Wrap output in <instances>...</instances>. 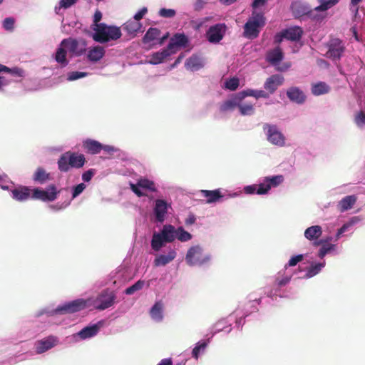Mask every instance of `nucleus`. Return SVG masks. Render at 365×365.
Segmentation results:
<instances>
[{
	"mask_svg": "<svg viewBox=\"0 0 365 365\" xmlns=\"http://www.w3.org/2000/svg\"><path fill=\"white\" fill-rule=\"evenodd\" d=\"M285 39L297 41H299L303 34V30L299 26L290 27L283 30Z\"/></svg>",
	"mask_w": 365,
	"mask_h": 365,
	"instance_id": "nucleus-23",
	"label": "nucleus"
},
{
	"mask_svg": "<svg viewBox=\"0 0 365 365\" xmlns=\"http://www.w3.org/2000/svg\"><path fill=\"white\" fill-rule=\"evenodd\" d=\"M15 20L14 18L8 17L6 18L3 21V27L6 30L11 31L14 27Z\"/></svg>",
	"mask_w": 365,
	"mask_h": 365,
	"instance_id": "nucleus-50",
	"label": "nucleus"
},
{
	"mask_svg": "<svg viewBox=\"0 0 365 365\" xmlns=\"http://www.w3.org/2000/svg\"><path fill=\"white\" fill-rule=\"evenodd\" d=\"M86 188L84 183H80L73 188L72 197L75 198L78 196Z\"/></svg>",
	"mask_w": 365,
	"mask_h": 365,
	"instance_id": "nucleus-54",
	"label": "nucleus"
},
{
	"mask_svg": "<svg viewBox=\"0 0 365 365\" xmlns=\"http://www.w3.org/2000/svg\"><path fill=\"white\" fill-rule=\"evenodd\" d=\"M267 185V184L264 180H263V182L260 183L259 185H257L256 193L257 195L267 194L269 192V190H270V187Z\"/></svg>",
	"mask_w": 365,
	"mask_h": 365,
	"instance_id": "nucleus-49",
	"label": "nucleus"
},
{
	"mask_svg": "<svg viewBox=\"0 0 365 365\" xmlns=\"http://www.w3.org/2000/svg\"><path fill=\"white\" fill-rule=\"evenodd\" d=\"M176 238L181 242H187L192 238V235L182 227H180L176 230Z\"/></svg>",
	"mask_w": 365,
	"mask_h": 365,
	"instance_id": "nucleus-43",
	"label": "nucleus"
},
{
	"mask_svg": "<svg viewBox=\"0 0 365 365\" xmlns=\"http://www.w3.org/2000/svg\"><path fill=\"white\" fill-rule=\"evenodd\" d=\"M225 86L227 88L230 89V91H235L237 87L239 86V80L236 78H230V80L227 81L225 83Z\"/></svg>",
	"mask_w": 365,
	"mask_h": 365,
	"instance_id": "nucleus-52",
	"label": "nucleus"
},
{
	"mask_svg": "<svg viewBox=\"0 0 365 365\" xmlns=\"http://www.w3.org/2000/svg\"><path fill=\"white\" fill-rule=\"evenodd\" d=\"M257 185H247L245 187L244 191L246 194H255L256 193Z\"/></svg>",
	"mask_w": 365,
	"mask_h": 365,
	"instance_id": "nucleus-61",
	"label": "nucleus"
},
{
	"mask_svg": "<svg viewBox=\"0 0 365 365\" xmlns=\"http://www.w3.org/2000/svg\"><path fill=\"white\" fill-rule=\"evenodd\" d=\"M327 48L325 56L333 61L339 60L345 51L344 43L337 38H331L327 43Z\"/></svg>",
	"mask_w": 365,
	"mask_h": 365,
	"instance_id": "nucleus-8",
	"label": "nucleus"
},
{
	"mask_svg": "<svg viewBox=\"0 0 365 365\" xmlns=\"http://www.w3.org/2000/svg\"><path fill=\"white\" fill-rule=\"evenodd\" d=\"M357 197L355 195H347L343 197L337 205L338 210L341 212H344L351 209L356 203Z\"/></svg>",
	"mask_w": 365,
	"mask_h": 365,
	"instance_id": "nucleus-25",
	"label": "nucleus"
},
{
	"mask_svg": "<svg viewBox=\"0 0 365 365\" xmlns=\"http://www.w3.org/2000/svg\"><path fill=\"white\" fill-rule=\"evenodd\" d=\"M58 342L56 336H48L41 340L37 341L35 344L36 352L42 354L54 347Z\"/></svg>",
	"mask_w": 365,
	"mask_h": 365,
	"instance_id": "nucleus-14",
	"label": "nucleus"
},
{
	"mask_svg": "<svg viewBox=\"0 0 365 365\" xmlns=\"http://www.w3.org/2000/svg\"><path fill=\"white\" fill-rule=\"evenodd\" d=\"M176 257V252L172 250L169 251L168 255H158L154 260L155 266H165L171 261H173Z\"/></svg>",
	"mask_w": 365,
	"mask_h": 365,
	"instance_id": "nucleus-27",
	"label": "nucleus"
},
{
	"mask_svg": "<svg viewBox=\"0 0 365 365\" xmlns=\"http://www.w3.org/2000/svg\"><path fill=\"white\" fill-rule=\"evenodd\" d=\"M331 240V238H329L327 240H321L319 241L314 242L315 246H319V245H322V247H321V249L319 250V257L323 258L327 255V252H329L332 248H334L333 245H329V244L324 245V243H327V242H328L329 240Z\"/></svg>",
	"mask_w": 365,
	"mask_h": 365,
	"instance_id": "nucleus-37",
	"label": "nucleus"
},
{
	"mask_svg": "<svg viewBox=\"0 0 365 365\" xmlns=\"http://www.w3.org/2000/svg\"><path fill=\"white\" fill-rule=\"evenodd\" d=\"M106 51L103 46H96L88 51L87 57L91 62L99 61L105 56Z\"/></svg>",
	"mask_w": 365,
	"mask_h": 365,
	"instance_id": "nucleus-26",
	"label": "nucleus"
},
{
	"mask_svg": "<svg viewBox=\"0 0 365 365\" xmlns=\"http://www.w3.org/2000/svg\"><path fill=\"white\" fill-rule=\"evenodd\" d=\"M185 66L187 69L194 71L202 68L203 63L200 57L192 55L186 60Z\"/></svg>",
	"mask_w": 365,
	"mask_h": 365,
	"instance_id": "nucleus-28",
	"label": "nucleus"
},
{
	"mask_svg": "<svg viewBox=\"0 0 365 365\" xmlns=\"http://www.w3.org/2000/svg\"><path fill=\"white\" fill-rule=\"evenodd\" d=\"M185 261L190 266H201L210 261V256L203 254L200 246H192L187 250Z\"/></svg>",
	"mask_w": 365,
	"mask_h": 365,
	"instance_id": "nucleus-4",
	"label": "nucleus"
},
{
	"mask_svg": "<svg viewBox=\"0 0 365 365\" xmlns=\"http://www.w3.org/2000/svg\"><path fill=\"white\" fill-rule=\"evenodd\" d=\"M66 48L60 45L55 54L56 61L60 63L62 67H65L68 64V61L66 58L67 52Z\"/></svg>",
	"mask_w": 365,
	"mask_h": 365,
	"instance_id": "nucleus-34",
	"label": "nucleus"
},
{
	"mask_svg": "<svg viewBox=\"0 0 365 365\" xmlns=\"http://www.w3.org/2000/svg\"><path fill=\"white\" fill-rule=\"evenodd\" d=\"M141 28V24L135 20H129L123 25V29L130 34H135Z\"/></svg>",
	"mask_w": 365,
	"mask_h": 365,
	"instance_id": "nucleus-36",
	"label": "nucleus"
},
{
	"mask_svg": "<svg viewBox=\"0 0 365 365\" xmlns=\"http://www.w3.org/2000/svg\"><path fill=\"white\" fill-rule=\"evenodd\" d=\"M283 82L284 78L282 76L274 74L267 78L264 84V88L270 94H272Z\"/></svg>",
	"mask_w": 365,
	"mask_h": 365,
	"instance_id": "nucleus-16",
	"label": "nucleus"
},
{
	"mask_svg": "<svg viewBox=\"0 0 365 365\" xmlns=\"http://www.w3.org/2000/svg\"><path fill=\"white\" fill-rule=\"evenodd\" d=\"M86 160L84 155L68 151L63 153L58 160V168L62 173H67L70 168H81Z\"/></svg>",
	"mask_w": 365,
	"mask_h": 365,
	"instance_id": "nucleus-2",
	"label": "nucleus"
},
{
	"mask_svg": "<svg viewBox=\"0 0 365 365\" xmlns=\"http://www.w3.org/2000/svg\"><path fill=\"white\" fill-rule=\"evenodd\" d=\"M264 180L267 184V185H269L270 188L272 187H275L283 182L284 177L282 175H275L272 177H265Z\"/></svg>",
	"mask_w": 365,
	"mask_h": 365,
	"instance_id": "nucleus-41",
	"label": "nucleus"
},
{
	"mask_svg": "<svg viewBox=\"0 0 365 365\" xmlns=\"http://www.w3.org/2000/svg\"><path fill=\"white\" fill-rule=\"evenodd\" d=\"M116 295L108 289L103 290L94 301L95 307L98 310H104L114 304Z\"/></svg>",
	"mask_w": 365,
	"mask_h": 365,
	"instance_id": "nucleus-7",
	"label": "nucleus"
},
{
	"mask_svg": "<svg viewBox=\"0 0 365 365\" xmlns=\"http://www.w3.org/2000/svg\"><path fill=\"white\" fill-rule=\"evenodd\" d=\"M102 19V13L99 10H96L93 16V23L95 27L93 34V39L98 43H103L110 41H115L122 36L121 31L119 27L115 26H107L104 23H99Z\"/></svg>",
	"mask_w": 365,
	"mask_h": 365,
	"instance_id": "nucleus-1",
	"label": "nucleus"
},
{
	"mask_svg": "<svg viewBox=\"0 0 365 365\" xmlns=\"http://www.w3.org/2000/svg\"><path fill=\"white\" fill-rule=\"evenodd\" d=\"M320 5L314 8L317 11H325L332 7L330 0H318Z\"/></svg>",
	"mask_w": 365,
	"mask_h": 365,
	"instance_id": "nucleus-47",
	"label": "nucleus"
},
{
	"mask_svg": "<svg viewBox=\"0 0 365 365\" xmlns=\"http://www.w3.org/2000/svg\"><path fill=\"white\" fill-rule=\"evenodd\" d=\"M225 29L226 26L224 24H217L210 26L206 34L207 40L213 43L220 42L223 38Z\"/></svg>",
	"mask_w": 365,
	"mask_h": 365,
	"instance_id": "nucleus-12",
	"label": "nucleus"
},
{
	"mask_svg": "<svg viewBox=\"0 0 365 365\" xmlns=\"http://www.w3.org/2000/svg\"><path fill=\"white\" fill-rule=\"evenodd\" d=\"M188 41V38L184 34H175L167 46L168 50L174 54L178 51V48L186 47Z\"/></svg>",
	"mask_w": 365,
	"mask_h": 365,
	"instance_id": "nucleus-13",
	"label": "nucleus"
},
{
	"mask_svg": "<svg viewBox=\"0 0 365 365\" xmlns=\"http://www.w3.org/2000/svg\"><path fill=\"white\" fill-rule=\"evenodd\" d=\"M145 285V281L143 280H138L135 284L131 285L130 287H128L125 290V294L128 295H131L134 294L135 292L139 291L143 289V287Z\"/></svg>",
	"mask_w": 365,
	"mask_h": 365,
	"instance_id": "nucleus-42",
	"label": "nucleus"
},
{
	"mask_svg": "<svg viewBox=\"0 0 365 365\" xmlns=\"http://www.w3.org/2000/svg\"><path fill=\"white\" fill-rule=\"evenodd\" d=\"M171 55H173L172 52H170V50H168V48L166 47L161 51L153 53L150 56V58L148 61V63L153 65L159 64Z\"/></svg>",
	"mask_w": 365,
	"mask_h": 365,
	"instance_id": "nucleus-24",
	"label": "nucleus"
},
{
	"mask_svg": "<svg viewBox=\"0 0 365 365\" xmlns=\"http://www.w3.org/2000/svg\"><path fill=\"white\" fill-rule=\"evenodd\" d=\"M12 197L18 201L27 200L31 198L32 189L26 186H20L11 191Z\"/></svg>",
	"mask_w": 365,
	"mask_h": 365,
	"instance_id": "nucleus-18",
	"label": "nucleus"
},
{
	"mask_svg": "<svg viewBox=\"0 0 365 365\" xmlns=\"http://www.w3.org/2000/svg\"><path fill=\"white\" fill-rule=\"evenodd\" d=\"M324 264L323 263L312 264L307 272L306 277L310 278L317 274L324 267Z\"/></svg>",
	"mask_w": 365,
	"mask_h": 365,
	"instance_id": "nucleus-45",
	"label": "nucleus"
},
{
	"mask_svg": "<svg viewBox=\"0 0 365 365\" xmlns=\"http://www.w3.org/2000/svg\"><path fill=\"white\" fill-rule=\"evenodd\" d=\"M284 38H285V37H284V32L282 30L281 32L277 33L274 36V43L279 44L283 41Z\"/></svg>",
	"mask_w": 365,
	"mask_h": 365,
	"instance_id": "nucleus-63",
	"label": "nucleus"
},
{
	"mask_svg": "<svg viewBox=\"0 0 365 365\" xmlns=\"http://www.w3.org/2000/svg\"><path fill=\"white\" fill-rule=\"evenodd\" d=\"M265 19L262 13L253 11L252 16L248 19L244 26V36L254 39L259 36V28L264 26Z\"/></svg>",
	"mask_w": 365,
	"mask_h": 365,
	"instance_id": "nucleus-3",
	"label": "nucleus"
},
{
	"mask_svg": "<svg viewBox=\"0 0 365 365\" xmlns=\"http://www.w3.org/2000/svg\"><path fill=\"white\" fill-rule=\"evenodd\" d=\"M354 122L359 127L365 125V112L362 110L359 112L355 116Z\"/></svg>",
	"mask_w": 365,
	"mask_h": 365,
	"instance_id": "nucleus-48",
	"label": "nucleus"
},
{
	"mask_svg": "<svg viewBox=\"0 0 365 365\" xmlns=\"http://www.w3.org/2000/svg\"><path fill=\"white\" fill-rule=\"evenodd\" d=\"M255 98L257 99L259 98H269V93L262 90H255Z\"/></svg>",
	"mask_w": 365,
	"mask_h": 365,
	"instance_id": "nucleus-62",
	"label": "nucleus"
},
{
	"mask_svg": "<svg viewBox=\"0 0 365 365\" xmlns=\"http://www.w3.org/2000/svg\"><path fill=\"white\" fill-rule=\"evenodd\" d=\"M329 86L325 82H319L312 86V93L314 96H320L329 93Z\"/></svg>",
	"mask_w": 365,
	"mask_h": 365,
	"instance_id": "nucleus-35",
	"label": "nucleus"
},
{
	"mask_svg": "<svg viewBox=\"0 0 365 365\" xmlns=\"http://www.w3.org/2000/svg\"><path fill=\"white\" fill-rule=\"evenodd\" d=\"M59 191L54 184L49 185L46 190L38 187L32 189L31 199L38 200L43 202L54 201L58 196Z\"/></svg>",
	"mask_w": 365,
	"mask_h": 365,
	"instance_id": "nucleus-5",
	"label": "nucleus"
},
{
	"mask_svg": "<svg viewBox=\"0 0 365 365\" xmlns=\"http://www.w3.org/2000/svg\"><path fill=\"white\" fill-rule=\"evenodd\" d=\"M202 195L207 198L206 202L207 203H212L218 201L222 195L220 193V190H201Z\"/></svg>",
	"mask_w": 365,
	"mask_h": 365,
	"instance_id": "nucleus-33",
	"label": "nucleus"
},
{
	"mask_svg": "<svg viewBox=\"0 0 365 365\" xmlns=\"http://www.w3.org/2000/svg\"><path fill=\"white\" fill-rule=\"evenodd\" d=\"M165 242L160 233H154L151 240V247L155 251H159Z\"/></svg>",
	"mask_w": 365,
	"mask_h": 365,
	"instance_id": "nucleus-39",
	"label": "nucleus"
},
{
	"mask_svg": "<svg viewBox=\"0 0 365 365\" xmlns=\"http://www.w3.org/2000/svg\"><path fill=\"white\" fill-rule=\"evenodd\" d=\"M175 11L171 9L163 8L159 11V15L164 18H172L175 15Z\"/></svg>",
	"mask_w": 365,
	"mask_h": 365,
	"instance_id": "nucleus-53",
	"label": "nucleus"
},
{
	"mask_svg": "<svg viewBox=\"0 0 365 365\" xmlns=\"http://www.w3.org/2000/svg\"><path fill=\"white\" fill-rule=\"evenodd\" d=\"M263 129L267 130V140L273 145L283 146L284 145V136L278 130L276 125L264 124Z\"/></svg>",
	"mask_w": 365,
	"mask_h": 365,
	"instance_id": "nucleus-11",
	"label": "nucleus"
},
{
	"mask_svg": "<svg viewBox=\"0 0 365 365\" xmlns=\"http://www.w3.org/2000/svg\"><path fill=\"white\" fill-rule=\"evenodd\" d=\"M304 259L303 255H298L296 256H294L291 257V259L289 260L288 264L285 266L287 268V266L289 267H293L295 266L298 262L302 261Z\"/></svg>",
	"mask_w": 365,
	"mask_h": 365,
	"instance_id": "nucleus-55",
	"label": "nucleus"
},
{
	"mask_svg": "<svg viewBox=\"0 0 365 365\" xmlns=\"http://www.w3.org/2000/svg\"><path fill=\"white\" fill-rule=\"evenodd\" d=\"M163 304L161 301L155 303L150 311V317L156 322H160L163 318Z\"/></svg>",
	"mask_w": 365,
	"mask_h": 365,
	"instance_id": "nucleus-30",
	"label": "nucleus"
},
{
	"mask_svg": "<svg viewBox=\"0 0 365 365\" xmlns=\"http://www.w3.org/2000/svg\"><path fill=\"white\" fill-rule=\"evenodd\" d=\"M95 174V171L93 169H90L82 175V179L85 182H89Z\"/></svg>",
	"mask_w": 365,
	"mask_h": 365,
	"instance_id": "nucleus-58",
	"label": "nucleus"
},
{
	"mask_svg": "<svg viewBox=\"0 0 365 365\" xmlns=\"http://www.w3.org/2000/svg\"><path fill=\"white\" fill-rule=\"evenodd\" d=\"M130 187L138 197L146 195L140 189L152 192L156 191L155 182L145 178H140L138 179L136 184L130 183Z\"/></svg>",
	"mask_w": 365,
	"mask_h": 365,
	"instance_id": "nucleus-10",
	"label": "nucleus"
},
{
	"mask_svg": "<svg viewBox=\"0 0 365 365\" xmlns=\"http://www.w3.org/2000/svg\"><path fill=\"white\" fill-rule=\"evenodd\" d=\"M160 234L165 242H172L176 238V230L173 225H164Z\"/></svg>",
	"mask_w": 365,
	"mask_h": 365,
	"instance_id": "nucleus-29",
	"label": "nucleus"
},
{
	"mask_svg": "<svg viewBox=\"0 0 365 365\" xmlns=\"http://www.w3.org/2000/svg\"><path fill=\"white\" fill-rule=\"evenodd\" d=\"M86 301L83 299H78L61 306H58L55 312L57 314H73L84 309L86 307Z\"/></svg>",
	"mask_w": 365,
	"mask_h": 365,
	"instance_id": "nucleus-9",
	"label": "nucleus"
},
{
	"mask_svg": "<svg viewBox=\"0 0 365 365\" xmlns=\"http://www.w3.org/2000/svg\"><path fill=\"white\" fill-rule=\"evenodd\" d=\"M207 346V343L205 341L197 343L195 347L192 349V356L195 359H197L200 354L205 351Z\"/></svg>",
	"mask_w": 365,
	"mask_h": 365,
	"instance_id": "nucleus-44",
	"label": "nucleus"
},
{
	"mask_svg": "<svg viewBox=\"0 0 365 365\" xmlns=\"http://www.w3.org/2000/svg\"><path fill=\"white\" fill-rule=\"evenodd\" d=\"M284 58V53L280 47L277 46L274 49L268 51L266 54V61L271 65L275 66Z\"/></svg>",
	"mask_w": 365,
	"mask_h": 365,
	"instance_id": "nucleus-21",
	"label": "nucleus"
},
{
	"mask_svg": "<svg viewBox=\"0 0 365 365\" xmlns=\"http://www.w3.org/2000/svg\"><path fill=\"white\" fill-rule=\"evenodd\" d=\"M160 34L161 31L159 29L150 27L148 29V30L146 31L145 34L143 37L142 41L145 44L150 43L154 40L158 39Z\"/></svg>",
	"mask_w": 365,
	"mask_h": 365,
	"instance_id": "nucleus-31",
	"label": "nucleus"
},
{
	"mask_svg": "<svg viewBox=\"0 0 365 365\" xmlns=\"http://www.w3.org/2000/svg\"><path fill=\"white\" fill-rule=\"evenodd\" d=\"M101 322L87 326L79 331L76 335L81 339H86L96 336L100 330Z\"/></svg>",
	"mask_w": 365,
	"mask_h": 365,
	"instance_id": "nucleus-20",
	"label": "nucleus"
},
{
	"mask_svg": "<svg viewBox=\"0 0 365 365\" xmlns=\"http://www.w3.org/2000/svg\"><path fill=\"white\" fill-rule=\"evenodd\" d=\"M207 4V0H196L194 4L195 11H199L204 8Z\"/></svg>",
	"mask_w": 365,
	"mask_h": 365,
	"instance_id": "nucleus-59",
	"label": "nucleus"
},
{
	"mask_svg": "<svg viewBox=\"0 0 365 365\" xmlns=\"http://www.w3.org/2000/svg\"><path fill=\"white\" fill-rule=\"evenodd\" d=\"M322 234V227L319 225H314L306 229L304 236L309 240H317Z\"/></svg>",
	"mask_w": 365,
	"mask_h": 365,
	"instance_id": "nucleus-32",
	"label": "nucleus"
},
{
	"mask_svg": "<svg viewBox=\"0 0 365 365\" xmlns=\"http://www.w3.org/2000/svg\"><path fill=\"white\" fill-rule=\"evenodd\" d=\"M255 90L253 89H247L242 91L237 94V99L241 102L245 97L247 96H252L255 97Z\"/></svg>",
	"mask_w": 365,
	"mask_h": 365,
	"instance_id": "nucleus-51",
	"label": "nucleus"
},
{
	"mask_svg": "<svg viewBox=\"0 0 365 365\" xmlns=\"http://www.w3.org/2000/svg\"><path fill=\"white\" fill-rule=\"evenodd\" d=\"M148 12V9L146 7H143L138 12H137L134 16V20L139 22L140 19H142L144 15Z\"/></svg>",
	"mask_w": 365,
	"mask_h": 365,
	"instance_id": "nucleus-60",
	"label": "nucleus"
},
{
	"mask_svg": "<svg viewBox=\"0 0 365 365\" xmlns=\"http://www.w3.org/2000/svg\"><path fill=\"white\" fill-rule=\"evenodd\" d=\"M82 146L88 153L92 155L100 153L103 148V145L100 142L90 138L84 140Z\"/></svg>",
	"mask_w": 365,
	"mask_h": 365,
	"instance_id": "nucleus-19",
	"label": "nucleus"
},
{
	"mask_svg": "<svg viewBox=\"0 0 365 365\" xmlns=\"http://www.w3.org/2000/svg\"><path fill=\"white\" fill-rule=\"evenodd\" d=\"M237 107L240 110V114L242 115H250L254 113L255 108L252 103H238Z\"/></svg>",
	"mask_w": 365,
	"mask_h": 365,
	"instance_id": "nucleus-40",
	"label": "nucleus"
},
{
	"mask_svg": "<svg viewBox=\"0 0 365 365\" xmlns=\"http://www.w3.org/2000/svg\"><path fill=\"white\" fill-rule=\"evenodd\" d=\"M5 72L6 73H10L13 76H19V77L24 76V70L21 69V68H9V71H5Z\"/></svg>",
	"mask_w": 365,
	"mask_h": 365,
	"instance_id": "nucleus-57",
	"label": "nucleus"
},
{
	"mask_svg": "<svg viewBox=\"0 0 365 365\" xmlns=\"http://www.w3.org/2000/svg\"><path fill=\"white\" fill-rule=\"evenodd\" d=\"M32 180L37 183L44 184L51 180V174L42 168L38 167L34 173Z\"/></svg>",
	"mask_w": 365,
	"mask_h": 365,
	"instance_id": "nucleus-22",
	"label": "nucleus"
},
{
	"mask_svg": "<svg viewBox=\"0 0 365 365\" xmlns=\"http://www.w3.org/2000/svg\"><path fill=\"white\" fill-rule=\"evenodd\" d=\"M240 102V100L237 99V96H236L233 99L226 101L223 103H222L220 106V110L222 113H225L228 110H232L235 107H237V104Z\"/></svg>",
	"mask_w": 365,
	"mask_h": 365,
	"instance_id": "nucleus-38",
	"label": "nucleus"
},
{
	"mask_svg": "<svg viewBox=\"0 0 365 365\" xmlns=\"http://www.w3.org/2000/svg\"><path fill=\"white\" fill-rule=\"evenodd\" d=\"M289 280H290V277H285L281 279H277L276 282L279 287H282V286L286 285L289 282Z\"/></svg>",
	"mask_w": 365,
	"mask_h": 365,
	"instance_id": "nucleus-64",
	"label": "nucleus"
},
{
	"mask_svg": "<svg viewBox=\"0 0 365 365\" xmlns=\"http://www.w3.org/2000/svg\"><path fill=\"white\" fill-rule=\"evenodd\" d=\"M78 0H61L59 2L60 8L68 9L74 5Z\"/></svg>",
	"mask_w": 365,
	"mask_h": 365,
	"instance_id": "nucleus-56",
	"label": "nucleus"
},
{
	"mask_svg": "<svg viewBox=\"0 0 365 365\" xmlns=\"http://www.w3.org/2000/svg\"><path fill=\"white\" fill-rule=\"evenodd\" d=\"M61 46H64L73 56H81L86 51V42L84 40L78 41L75 38H68L62 40Z\"/></svg>",
	"mask_w": 365,
	"mask_h": 365,
	"instance_id": "nucleus-6",
	"label": "nucleus"
},
{
	"mask_svg": "<svg viewBox=\"0 0 365 365\" xmlns=\"http://www.w3.org/2000/svg\"><path fill=\"white\" fill-rule=\"evenodd\" d=\"M168 207V205L166 201L160 199L155 200L154 213L158 222H163L165 220Z\"/></svg>",
	"mask_w": 365,
	"mask_h": 365,
	"instance_id": "nucleus-17",
	"label": "nucleus"
},
{
	"mask_svg": "<svg viewBox=\"0 0 365 365\" xmlns=\"http://www.w3.org/2000/svg\"><path fill=\"white\" fill-rule=\"evenodd\" d=\"M88 76V73L81 71H72L68 73L67 79L69 81H76L77 79L84 78Z\"/></svg>",
	"mask_w": 365,
	"mask_h": 365,
	"instance_id": "nucleus-46",
	"label": "nucleus"
},
{
	"mask_svg": "<svg viewBox=\"0 0 365 365\" xmlns=\"http://www.w3.org/2000/svg\"><path fill=\"white\" fill-rule=\"evenodd\" d=\"M286 93L290 101L297 104L301 105L306 101L307 96L299 87L292 86L287 90Z\"/></svg>",
	"mask_w": 365,
	"mask_h": 365,
	"instance_id": "nucleus-15",
	"label": "nucleus"
}]
</instances>
